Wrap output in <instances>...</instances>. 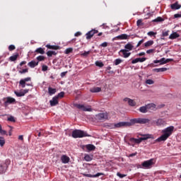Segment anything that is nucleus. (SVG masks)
<instances>
[{"label": "nucleus", "instance_id": "37998d69", "mask_svg": "<svg viewBox=\"0 0 181 181\" xmlns=\"http://www.w3.org/2000/svg\"><path fill=\"white\" fill-rule=\"evenodd\" d=\"M153 45V40H148L144 43V47H149V46H152Z\"/></svg>", "mask_w": 181, "mask_h": 181}, {"label": "nucleus", "instance_id": "680f3d73", "mask_svg": "<svg viewBox=\"0 0 181 181\" xmlns=\"http://www.w3.org/2000/svg\"><path fill=\"white\" fill-rule=\"evenodd\" d=\"M101 47H107L108 46V42H104L102 44H100Z\"/></svg>", "mask_w": 181, "mask_h": 181}, {"label": "nucleus", "instance_id": "412c9836", "mask_svg": "<svg viewBox=\"0 0 181 181\" xmlns=\"http://www.w3.org/2000/svg\"><path fill=\"white\" fill-rule=\"evenodd\" d=\"M61 162L65 165L69 163L70 162V157L66 155H62L61 156Z\"/></svg>", "mask_w": 181, "mask_h": 181}, {"label": "nucleus", "instance_id": "6e6d98bb", "mask_svg": "<svg viewBox=\"0 0 181 181\" xmlns=\"http://www.w3.org/2000/svg\"><path fill=\"white\" fill-rule=\"evenodd\" d=\"M88 54H90V51H84V52L81 54V56H83L84 57H87Z\"/></svg>", "mask_w": 181, "mask_h": 181}, {"label": "nucleus", "instance_id": "f3484780", "mask_svg": "<svg viewBox=\"0 0 181 181\" xmlns=\"http://www.w3.org/2000/svg\"><path fill=\"white\" fill-rule=\"evenodd\" d=\"M128 37H129V35H127V34H122L119 35H117V37H115V38H113V40H127V39H128Z\"/></svg>", "mask_w": 181, "mask_h": 181}, {"label": "nucleus", "instance_id": "603ef678", "mask_svg": "<svg viewBox=\"0 0 181 181\" xmlns=\"http://www.w3.org/2000/svg\"><path fill=\"white\" fill-rule=\"evenodd\" d=\"M117 176L120 177V179H122L123 177H125L127 176V175L122 174L121 173L118 172V173H117Z\"/></svg>", "mask_w": 181, "mask_h": 181}, {"label": "nucleus", "instance_id": "79ce46f5", "mask_svg": "<svg viewBox=\"0 0 181 181\" xmlns=\"http://www.w3.org/2000/svg\"><path fill=\"white\" fill-rule=\"evenodd\" d=\"M56 54H57L56 51H48L47 52V56H48V57H52V56H56Z\"/></svg>", "mask_w": 181, "mask_h": 181}, {"label": "nucleus", "instance_id": "0e129e2a", "mask_svg": "<svg viewBox=\"0 0 181 181\" xmlns=\"http://www.w3.org/2000/svg\"><path fill=\"white\" fill-rule=\"evenodd\" d=\"M137 26H141L142 25V20L139 19L136 21Z\"/></svg>", "mask_w": 181, "mask_h": 181}, {"label": "nucleus", "instance_id": "2eb2a0df", "mask_svg": "<svg viewBox=\"0 0 181 181\" xmlns=\"http://www.w3.org/2000/svg\"><path fill=\"white\" fill-rule=\"evenodd\" d=\"M29 93V89H24L23 91H14V94L16 97H25V94H28Z\"/></svg>", "mask_w": 181, "mask_h": 181}, {"label": "nucleus", "instance_id": "6ab92c4d", "mask_svg": "<svg viewBox=\"0 0 181 181\" xmlns=\"http://www.w3.org/2000/svg\"><path fill=\"white\" fill-rule=\"evenodd\" d=\"M49 104L51 107H56L59 104V99L57 97L54 96L51 100H49Z\"/></svg>", "mask_w": 181, "mask_h": 181}, {"label": "nucleus", "instance_id": "f03ea898", "mask_svg": "<svg viewBox=\"0 0 181 181\" xmlns=\"http://www.w3.org/2000/svg\"><path fill=\"white\" fill-rule=\"evenodd\" d=\"M72 138H85L86 136H91V135L88 134L87 132H84L81 129H75L71 134Z\"/></svg>", "mask_w": 181, "mask_h": 181}, {"label": "nucleus", "instance_id": "69168bd1", "mask_svg": "<svg viewBox=\"0 0 181 181\" xmlns=\"http://www.w3.org/2000/svg\"><path fill=\"white\" fill-rule=\"evenodd\" d=\"M74 36H76V37H78V36H81V32L78 31L74 34Z\"/></svg>", "mask_w": 181, "mask_h": 181}, {"label": "nucleus", "instance_id": "393cba45", "mask_svg": "<svg viewBox=\"0 0 181 181\" xmlns=\"http://www.w3.org/2000/svg\"><path fill=\"white\" fill-rule=\"evenodd\" d=\"M124 50L127 52H131V50H134V45L131 42H128L126 45H124Z\"/></svg>", "mask_w": 181, "mask_h": 181}, {"label": "nucleus", "instance_id": "4d7b16f0", "mask_svg": "<svg viewBox=\"0 0 181 181\" xmlns=\"http://www.w3.org/2000/svg\"><path fill=\"white\" fill-rule=\"evenodd\" d=\"M28 68L23 69L22 71H19L20 74H25V73H28Z\"/></svg>", "mask_w": 181, "mask_h": 181}, {"label": "nucleus", "instance_id": "774afa93", "mask_svg": "<svg viewBox=\"0 0 181 181\" xmlns=\"http://www.w3.org/2000/svg\"><path fill=\"white\" fill-rule=\"evenodd\" d=\"M66 74H67V71L62 72L61 74H60V76L62 78H63V77H64V76H66Z\"/></svg>", "mask_w": 181, "mask_h": 181}, {"label": "nucleus", "instance_id": "cd10ccee", "mask_svg": "<svg viewBox=\"0 0 181 181\" xmlns=\"http://www.w3.org/2000/svg\"><path fill=\"white\" fill-rule=\"evenodd\" d=\"M93 158H94L93 155H90V154L84 155V160H86V162H91V160H93Z\"/></svg>", "mask_w": 181, "mask_h": 181}, {"label": "nucleus", "instance_id": "f257e3e1", "mask_svg": "<svg viewBox=\"0 0 181 181\" xmlns=\"http://www.w3.org/2000/svg\"><path fill=\"white\" fill-rule=\"evenodd\" d=\"M175 131V127L169 126L167 128L162 130V135L156 139V142H165L173 134Z\"/></svg>", "mask_w": 181, "mask_h": 181}, {"label": "nucleus", "instance_id": "338daca9", "mask_svg": "<svg viewBox=\"0 0 181 181\" xmlns=\"http://www.w3.org/2000/svg\"><path fill=\"white\" fill-rule=\"evenodd\" d=\"M153 49H150L146 51L147 54H151V53H153Z\"/></svg>", "mask_w": 181, "mask_h": 181}, {"label": "nucleus", "instance_id": "4be33fe9", "mask_svg": "<svg viewBox=\"0 0 181 181\" xmlns=\"http://www.w3.org/2000/svg\"><path fill=\"white\" fill-rule=\"evenodd\" d=\"M119 53H122L123 57H124V59H128V57L131 56V52H129V51H127V49H122L119 50Z\"/></svg>", "mask_w": 181, "mask_h": 181}, {"label": "nucleus", "instance_id": "9d476101", "mask_svg": "<svg viewBox=\"0 0 181 181\" xmlns=\"http://www.w3.org/2000/svg\"><path fill=\"white\" fill-rule=\"evenodd\" d=\"M125 144H127V145L129 146H135V144H141L140 141H139V139H135L134 137H132L129 139V141H124Z\"/></svg>", "mask_w": 181, "mask_h": 181}, {"label": "nucleus", "instance_id": "473e14b6", "mask_svg": "<svg viewBox=\"0 0 181 181\" xmlns=\"http://www.w3.org/2000/svg\"><path fill=\"white\" fill-rule=\"evenodd\" d=\"M56 91H57L56 88H53L52 87L48 88L49 95H53L56 94Z\"/></svg>", "mask_w": 181, "mask_h": 181}, {"label": "nucleus", "instance_id": "5701e85b", "mask_svg": "<svg viewBox=\"0 0 181 181\" xmlns=\"http://www.w3.org/2000/svg\"><path fill=\"white\" fill-rule=\"evenodd\" d=\"M124 101H127L130 107H135V105H136V103L134 101V100L130 99L129 98H125L124 99Z\"/></svg>", "mask_w": 181, "mask_h": 181}, {"label": "nucleus", "instance_id": "c9c22d12", "mask_svg": "<svg viewBox=\"0 0 181 181\" xmlns=\"http://www.w3.org/2000/svg\"><path fill=\"white\" fill-rule=\"evenodd\" d=\"M35 53H38L39 54H45V49L42 47L37 48L35 50Z\"/></svg>", "mask_w": 181, "mask_h": 181}, {"label": "nucleus", "instance_id": "9b49d317", "mask_svg": "<svg viewBox=\"0 0 181 181\" xmlns=\"http://www.w3.org/2000/svg\"><path fill=\"white\" fill-rule=\"evenodd\" d=\"M141 136L139 138V141L141 144V142H142V141H148V139H153V135L152 134H141Z\"/></svg>", "mask_w": 181, "mask_h": 181}, {"label": "nucleus", "instance_id": "39448f33", "mask_svg": "<svg viewBox=\"0 0 181 181\" xmlns=\"http://www.w3.org/2000/svg\"><path fill=\"white\" fill-rule=\"evenodd\" d=\"M2 101L4 103V107H8V105L16 103V100L11 96L4 98Z\"/></svg>", "mask_w": 181, "mask_h": 181}, {"label": "nucleus", "instance_id": "49530a36", "mask_svg": "<svg viewBox=\"0 0 181 181\" xmlns=\"http://www.w3.org/2000/svg\"><path fill=\"white\" fill-rule=\"evenodd\" d=\"M113 63H114L115 66H118V64H121V63H122V59H116L114 61Z\"/></svg>", "mask_w": 181, "mask_h": 181}, {"label": "nucleus", "instance_id": "7c9ffc66", "mask_svg": "<svg viewBox=\"0 0 181 181\" xmlns=\"http://www.w3.org/2000/svg\"><path fill=\"white\" fill-rule=\"evenodd\" d=\"M148 124H150V125H152V126H155V125L157 126L158 119H156V117H153L151 119H149Z\"/></svg>", "mask_w": 181, "mask_h": 181}, {"label": "nucleus", "instance_id": "a211bd4d", "mask_svg": "<svg viewBox=\"0 0 181 181\" xmlns=\"http://www.w3.org/2000/svg\"><path fill=\"white\" fill-rule=\"evenodd\" d=\"M83 175L85 176V177H100V176H104V173H98L95 175L83 173Z\"/></svg>", "mask_w": 181, "mask_h": 181}, {"label": "nucleus", "instance_id": "e2e57ef3", "mask_svg": "<svg viewBox=\"0 0 181 181\" xmlns=\"http://www.w3.org/2000/svg\"><path fill=\"white\" fill-rule=\"evenodd\" d=\"M174 18H175V19H177V18H181V13H176V14H175V15H174Z\"/></svg>", "mask_w": 181, "mask_h": 181}, {"label": "nucleus", "instance_id": "de8ad7c7", "mask_svg": "<svg viewBox=\"0 0 181 181\" xmlns=\"http://www.w3.org/2000/svg\"><path fill=\"white\" fill-rule=\"evenodd\" d=\"M5 145V138L0 136V146L2 148Z\"/></svg>", "mask_w": 181, "mask_h": 181}, {"label": "nucleus", "instance_id": "a878e982", "mask_svg": "<svg viewBox=\"0 0 181 181\" xmlns=\"http://www.w3.org/2000/svg\"><path fill=\"white\" fill-rule=\"evenodd\" d=\"M18 57H19V54L18 52H15L9 57V60L10 62H16V60H18Z\"/></svg>", "mask_w": 181, "mask_h": 181}, {"label": "nucleus", "instance_id": "dca6fc26", "mask_svg": "<svg viewBox=\"0 0 181 181\" xmlns=\"http://www.w3.org/2000/svg\"><path fill=\"white\" fill-rule=\"evenodd\" d=\"M32 78L30 77H27L23 79H21L19 81L20 86H21L22 88H25L26 87L27 81H30Z\"/></svg>", "mask_w": 181, "mask_h": 181}, {"label": "nucleus", "instance_id": "052dcab7", "mask_svg": "<svg viewBox=\"0 0 181 181\" xmlns=\"http://www.w3.org/2000/svg\"><path fill=\"white\" fill-rule=\"evenodd\" d=\"M144 42H145V40H144V39H142V40H141L140 41H139V42L137 43L136 47H139V46H141V45L142 43H144Z\"/></svg>", "mask_w": 181, "mask_h": 181}, {"label": "nucleus", "instance_id": "8fccbe9b", "mask_svg": "<svg viewBox=\"0 0 181 181\" xmlns=\"http://www.w3.org/2000/svg\"><path fill=\"white\" fill-rule=\"evenodd\" d=\"M7 121H9V122H16V119H15V117L13 116H10L7 118Z\"/></svg>", "mask_w": 181, "mask_h": 181}, {"label": "nucleus", "instance_id": "c85d7f7f", "mask_svg": "<svg viewBox=\"0 0 181 181\" xmlns=\"http://www.w3.org/2000/svg\"><path fill=\"white\" fill-rule=\"evenodd\" d=\"M166 124V121L163 119H157V127H162V125H165Z\"/></svg>", "mask_w": 181, "mask_h": 181}, {"label": "nucleus", "instance_id": "09e8293b", "mask_svg": "<svg viewBox=\"0 0 181 181\" xmlns=\"http://www.w3.org/2000/svg\"><path fill=\"white\" fill-rule=\"evenodd\" d=\"M55 97H57V98H63V97H64V92L62 91L60 93H59L57 94V95H55Z\"/></svg>", "mask_w": 181, "mask_h": 181}, {"label": "nucleus", "instance_id": "c756f323", "mask_svg": "<svg viewBox=\"0 0 181 181\" xmlns=\"http://www.w3.org/2000/svg\"><path fill=\"white\" fill-rule=\"evenodd\" d=\"M37 64H39V62H36V61H31L28 62V66L29 67H31V69H35V67H36Z\"/></svg>", "mask_w": 181, "mask_h": 181}, {"label": "nucleus", "instance_id": "423d86ee", "mask_svg": "<svg viewBox=\"0 0 181 181\" xmlns=\"http://www.w3.org/2000/svg\"><path fill=\"white\" fill-rule=\"evenodd\" d=\"M170 62H173V59H166L165 57L161 58L160 59H156L153 62L154 64H158L159 63L160 65L166 64V63H169Z\"/></svg>", "mask_w": 181, "mask_h": 181}, {"label": "nucleus", "instance_id": "58836bf2", "mask_svg": "<svg viewBox=\"0 0 181 181\" xmlns=\"http://www.w3.org/2000/svg\"><path fill=\"white\" fill-rule=\"evenodd\" d=\"M165 19L160 16L157 17L156 19L152 20V22H156L157 23H159V22H163Z\"/></svg>", "mask_w": 181, "mask_h": 181}, {"label": "nucleus", "instance_id": "aec40b11", "mask_svg": "<svg viewBox=\"0 0 181 181\" xmlns=\"http://www.w3.org/2000/svg\"><path fill=\"white\" fill-rule=\"evenodd\" d=\"M146 62V57L136 58L132 61V64H136V63H144Z\"/></svg>", "mask_w": 181, "mask_h": 181}, {"label": "nucleus", "instance_id": "3c124183", "mask_svg": "<svg viewBox=\"0 0 181 181\" xmlns=\"http://www.w3.org/2000/svg\"><path fill=\"white\" fill-rule=\"evenodd\" d=\"M37 60L38 62H43V60H45V56L40 55V56L37 57Z\"/></svg>", "mask_w": 181, "mask_h": 181}, {"label": "nucleus", "instance_id": "72a5a7b5", "mask_svg": "<svg viewBox=\"0 0 181 181\" xmlns=\"http://www.w3.org/2000/svg\"><path fill=\"white\" fill-rule=\"evenodd\" d=\"M146 107L147 108V111H149V110H153L154 108H156V105H155L154 103H150V104L146 105Z\"/></svg>", "mask_w": 181, "mask_h": 181}, {"label": "nucleus", "instance_id": "ea45409f", "mask_svg": "<svg viewBox=\"0 0 181 181\" xmlns=\"http://www.w3.org/2000/svg\"><path fill=\"white\" fill-rule=\"evenodd\" d=\"M148 36H150V37H156V35H158V33L153 32V31H149L147 33Z\"/></svg>", "mask_w": 181, "mask_h": 181}, {"label": "nucleus", "instance_id": "13d9d810", "mask_svg": "<svg viewBox=\"0 0 181 181\" xmlns=\"http://www.w3.org/2000/svg\"><path fill=\"white\" fill-rule=\"evenodd\" d=\"M73 52V49L71 48H67L66 50H65V54H69V53H71Z\"/></svg>", "mask_w": 181, "mask_h": 181}, {"label": "nucleus", "instance_id": "a19ab883", "mask_svg": "<svg viewBox=\"0 0 181 181\" xmlns=\"http://www.w3.org/2000/svg\"><path fill=\"white\" fill-rule=\"evenodd\" d=\"M46 47H47V49H51L52 50H57V49H59V46H56V45H47Z\"/></svg>", "mask_w": 181, "mask_h": 181}, {"label": "nucleus", "instance_id": "f8f14e48", "mask_svg": "<svg viewBox=\"0 0 181 181\" xmlns=\"http://www.w3.org/2000/svg\"><path fill=\"white\" fill-rule=\"evenodd\" d=\"M97 119L99 121H105L108 118V114L107 113H99L95 115Z\"/></svg>", "mask_w": 181, "mask_h": 181}, {"label": "nucleus", "instance_id": "5fc2aeb1", "mask_svg": "<svg viewBox=\"0 0 181 181\" xmlns=\"http://www.w3.org/2000/svg\"><path fill=\"white\" fill-rule=\"evenodd\" d=\"M15 49H16V47L13 45H11L8 46V50L10 52H12V50H15Z\"/></svg>", "mask_w": 181, "mask_h": 181}, {"label": "nucleus", "instance_id": "2f4dec72", "mask_svg": "<svg viewBox=\"0 0 181 181\" xmlns=\"http://www.w3.org/2000/svg\"><path fill=\"white\" fill-rule=\"evenodd\" d=\"M139 111L140 112H142V114H146L148 112V109L146 107V105L144 106H141L139 107Z\"/></svg>", "mask_w": 181, "mask_h": 181}, {"label": "nucleus", "instance_id": "4468645a", "mask_svg": "<svg viewBox=\"0 0 181 181\" xmlns=\"http://www.w3.org/2000/svg\"><path fill=\"white\" fill-rule=\"evenodd\" d=\"M76 107L78 108V110H81L82 111H88L90 112V111H93V109H91V107H86L84 105L81 104H77Z\"/></svg>", "mask_w": 181, "mask_h": 181}, {"label": "nucleus", "instance_id": "0eeeda50", "mask_svg": "<svg viewBox=\"0 0 181 181\" xmlns=\"http://www.w3.org/2000/svg\"><path fill=\"white\" fill-rule=\"evenodd\" d=\"M154 164L155 163H153V158H151L150 160H144L142 163V166L144 169H151Z\"/></svg>", "mask_w": 181, "mask_h": 181}, {"label": "nucleus", "instance_id": "6e6552de", "mask_svg": "<svg viewBox=\"0 0 181 181\" xmlns=\"http://www.w3.org/2000/svg\"><path fill=\"white\" fill-rule=\"evenodd\" d=\"M81 149H83L84 152H93V151H95V146L93 144L82 145Z\"/></svg>", "mask_w": 181, "mask_h": 181}, {"label": "nucleus", "instance_id": "ddd939ff", "mask_svg": "<svg viewBox=\"0 0 181 181\" xmlns=\"http://www.w3.org/2000/svg\"><path fill=\"white\" fill-rule=\"evenodd\" d=\"M98 33V30L95 29H92L91 30L88 31L86 34L87 40H90V39H91V37H93V36H94V35H95V33Z\"/></svg>", "mask_w": 181, "mask_h": 181}, {"label": "nucleus", "instance_id": "a18cd8bd", "mask_svg": "<svg viewBox=\"0 0 181 181\" xmlns=\"http://www.w3.org/2000/svg\"><path fill=\"white\" fill-rule=\"evenodd\" d=\"M95 66H97V67H104V64L103 63V62L100 61H96L95 62Z\"/></svg>", "mask_w": 181, "mask_h": 181}, {"label": "nucleus", "instance_id": "e433bc0d", "mask_svg": "<svg viewBox=\"0 0 181 181\" xmlns=\"http://www.w3.org/2000/svg\"><path fill=\"white\" fill-rule=\"evenodd\" d=\"M180 36L177 33H173L169 36V39L173 40V39H177Z\"/></svg>", "mask_w": 181, "mask_h": 181}, {"label": "nucleus", "instance_id": "bf43d9fd", "mask_svg": "<svg viewBox=\"0 0 181 181\" xmlns=\"http://www.w3.org/2000/svg\"><path fill=\"white\" fill-rule=\"evenodd\" d=\"M47 69H49V67L47 66V65H42V71H47Z\"/></svg>", "mask_w": 181, "mask_h": 181}, {"label": "nucleus", "instance_id": "4c0bfd02", "mask_svg": "<svg viewBox=\"0 0 181 181\" xmlns=\"http://www.w3.org/2000/svg\"><path fill=\"white\" fill-rule=\"evenodd\" d=\"M169 32H170L169 30H163L160 35L161 37H166V36H169Z\"/></svg>", "mask_w": 181, "mask_h": 181}, {"label": "nucleus", "instance_id": "bb28decb", "mask_svg": "<svg viewBox=\"0 0 181 181\" xmlns=\"http://www.w3.org/2000/svg\"><path fill=\"white\" fill-rule=\"evenodd\" d=\"M168 71V68H155L153 69V71H155L156 73H163V71Z\"/></svg>", "mask_w": 181, "mask_h": 181}, {"label": "nucleus", "instance_id": "864d4df0", "mask_svg": "<svg viewBox=\"0 0 181 181\" xmlns=\"http://www.w3.org/2000/svg\"><path fill=\"white\" fill-rule=\"evenodd\" d=\"M153 80L152 79L146 80V84H148L149 86H151V84H153Z\"/></svg>", "mask_w": 181, "mask_h": 181}, {"label": "nucleus", "instance_id": "c03bdc74", "mask_svg": "<svg viewBox=\"0 0 181 181\" xmlns=\"http://www.w3.org/2000/svg\"><path fill=\"white\" fill-rule=\"evenodd\" d=\"M132 168H137V169H144V165L141 164H132Z\"/></svg>", "mask_w": 181, "mask_h": 181}, {"label": "nucleus", "instance_id": "20e7f679", "mask_svg": "<svg viewBox=\"0 0 181 181\" xmlns=\"http://www.w3.org/2000/svg\"><path fill=\"white\" fill-rule=\"evenodd\" d=\"M128 127H132V120L131 122H119L113 125V128H127Z\"/></svg>", "mask_w": 181, "mask_h": 181}, {"label": "nucleus", "instance_id": "1a4fd4ad", "mask_svg": "<svg viewBox=\"0 0 181 181\" xmlns=\"http://www.w3.org/2000/svg\"><path fill=\"white\" fill-rule=\"evenodd\" d=\"M149 121V119L147 118H137L132 119V125L134 124H148Z\"/></svg>", "mask_w": 181, "mask_h": 181}, {"label": "nucleus", "instance_id": "b1692460", "mask_svg": "<svg viewBox=\"0 0 181 181\" xmlns=\"http://www.w3.org/2000/svg\"><path fill=\"white\" fill-rule=\"evenodd\" d=\"M170 8H171V9H173V11H177L178 9H180L181 6L179 5V4L177 1V2L174 3V4H172L170 5Z\"/></svg>", "mask_w": 181, "mask_h": 181}, {"label": "nucleus", "instance_id": "f704fd0d", "mask_svg": "<svg viewBox=\"0 0 181 181\" xmlns=\"http://www.w3.org/2000/svg\"><path fill=\"white\" fill-rule=\"evenodd\" d=\"M90 93H100L101 92V88L100 87H93L90 88Z\"/></svg>", "mask_w": 181, "mask_h": 181}, {"label": "nucleus", "instance_id": "7ed1b4c3", "mask_svg": "<svg viewBox=\"0 0 181 181\" xmlns=\"http://www.w3.org/2000/svg\"><path fill=\"white\" fill-rule=\"evenodd\" d=\"M11 165V160L6 159L4 162L0 163V175L5 173L8 169V166Z\"/></svg>", "mask_w": 181, "mask_h": 181}]
</instances>
